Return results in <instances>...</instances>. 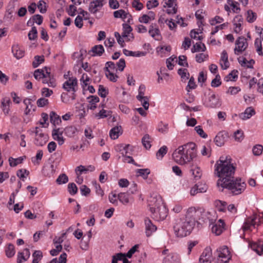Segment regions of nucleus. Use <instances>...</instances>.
<instances>
[{"label":"nucleus","mask_w":263,"mask_h":263,"mask_svg":"<svg viewBox=\"0 0 263 263\" xmlns=\"http://www.w3.org/2000/svg\"><path fill=\"white\" fill-rule=\"evenodd\" d=\"M200 214L201 212L196 210L195 208H189L185 218H178L175 220L173 229L177 237H183L189 235Z\"/></svg>","instance_id":"nucleus-1"},{"label":"nucleus","mask_w":263,"mask_h":263,"mask_svg":"<svg viewBox=\"0 0 263 263\" xmlns=\"http://www.w3.org/2000/svg\"><path fill=\"white\" fill-rule=\"evenodd\" d=\"M215 167V173L219 178L217 181L218 186L234 178L236 167L230 156H221L216 162Z\"/></svg>","instance_id":"nucleus-2"},{"label":"nucleus","mask_w":263,"mask_h":263,"mask_svg":"<svg viewBox=\"0 0 263 263\" xmlns=\"http://www.w3.org/2000/svg\"><path fill=\"white\" fill-rule=\"evenodd\" d=\"M196 156V145L193 142H190L179 146L172 155L174 160L180 165H184L190 162Z\"/></svg>","instance_id":"nucleus-3"},{"label":"nucleus","mask_w":263,"mask_h":263,"mask_svg":"<svg viewBox=\"0 0 263 263\" xmlns=\"http://www.w3.org/2000/svg\"><path fill=\"white\" fill-rule=\"evenodd\" d=\"M222 188L230 190L234 195H237L242 193L246 189V184L240 178H232L227 182L223 183L220 185Z\"/></svg>","instance_id":"nucleus-4"},{"label":"nucleus","mask_w":263,"mask_h":263,"mask_svg":"<svg viewBox=\"0 0 263 263\" xmlns=\"http://www.w3.org/2000/svg\"><path fill=\"white\" fill-rule=\"evenodd\" d=\"M203 219L202 221L205 223L209 222V224H212V232L215 234L216 235H220L223 232L224 229V221L222 219H219L217 222L215 220L211 218V214L209 212H204L201 214Z\"/></svg>","instance_id":"nucleus-5"},{"label":"nucleus","mask_w":263,"mask_h":263,"mask_svg":"<svg viewBox=\"0 0 263 263\" xmlns=\"http://www.w3.org/2000/svg\"><path fill=\"white\" fill-rule=\"evenodd\" d=\"M153 218L156 220H164L167 215V210L161 200L157 201L154 206L150 208Z\"/></svg>","instance_id":"nucleus-6"},{"label":"nucleus","mask_w":263,"mask_h":263,"mask_svg":"<svg viewBox=\"0 0 263 263\" xmlns=\"http://www.w3.org/2000/svg\"><path fill=\"white\" fill-rule=\"evenodd\" d=\"M217 263H228L231 258L230 252L227 246H223L217 250Z\"/></svg>","instance_id":"nucleus-7"},{"label":"nucleus","mask_w":263,"mask_h":263,"mask_svg":"<svg viewBox=\"0 0 263 263\" xmlns=\"http://www.w3.org/2000/svg\"><path fill=\"white\" fill-rule=\"evenodd\" d=\"M33 133L35 134L34 144L36 146H43L48 141V135L44 134L43 130L39 127H36L35 130L31 132V133Z\"/></svg>","instance_id":"nucleus-8"},{"label":"nucleus","mask_w":263,"mask_h":263,"mask_svg":"<svg viewBox=\"0 0 263 263\" xmlns=\"http://www.w3.org/2000/svg\"><path fill=\"white\" fill-rule=\"evenodd\" d=\"M236 46L234 48V53L239 55L244 51L248 47V44L247 39L243 36L238 37L235 42Z\"/></svg>","instance_id":"nucleus-9"},{"label":"nucleus","mask_w":263,"mask_h":263,"mask_svg":"<svg viewBox=\"0 0 263 263\" xmlns=\"http://www.w3.org/2000/svg\"><path fill=\"white\" fill-rule=\"evenodd\" d=\"M78 85V81L75 77H70L65 82L63 85V88L67 91H72L76 92L75 87Z\"/></svg>","instance_id":"nucleus-10"},{"label":"nucleus","mask_w":263,"mask_h":263,"mask_svg":"<svg viewBox=\"0 0 263 263\" xmlns=\"http://www.w3.org/2000/svg\"><path fill=\"white\" fill-rule=\"evenodd\" d=\"M257 216L256 215H254L251 217L247 218L246 219L243 226L242 227L243 231H251V228L255 227V226L257 224Z\"/></svg>","instance_id":"nucleus-11"},{"label":"nucleus","mask_w":263,"mask_h":263,"mask_svg":"<svg viewBox=\"0 0 263 263\" xmlns=\"http://www.w3.org/2000/svg\"><path fill=\"white\" fill-rule=\"evenodd\" d=\"M229 135L226 131L219 132L214 139V142L218 146H222L227 140Z\"/></svg>","instance_id":"nucleus-12"},{"label":"nucleus","mask_w":263,"mask_h":263,"mask_svg":"<svg viewBox=\"0 0 263 263\" xmlns=\"http://www.w3.org/2000/svg\"><path fill=\"white\" fill-rule=\"evenodd\" d=\"M212 250L210 248H206L199 258L200 263H211Z\"/></svg>","instance_id":"nucleus-13"},{"label":"nucleus","mask_w":263,"mask_h":263,"mask_svg":"<svg viewBox=\"0 0 263 263\" xmlns=\"http://www.w3.org/2000/svg\"><path fill=\"white\" fill-rule=\"evenodd\" d=\"M43 84H47L49 87H55L57 85L56 80L51 74L50 70H46L45 77L42 79Z\"/></svg>","instance_id":"nucleus-14"},{"label":"nucleus","mask_w":263,"mask_h":263,"mask_svg":"<svg viewBox=\"0 0 263 263\" xmlns=\"http://www.w3.org/2000/svg\"><path fill=\"white\" fill-rule=\"evenodd\" d=\"M145 226V234L147 237H149L152 233L157 230V227L152 223V221L148 218L144 219Z\"/></svg>","instance_id":"nucleus-15"},{"label":"nucleus","mask_w":263,"mask_h":263,"mask_svg":"<svg viewBox=\"0 0 263 263\" xmlns=\"http://www.w3.org/2000/svg\"><path fill=\"white\" fill-rule=\"evenodd\" d=\"M148 33L150 35L156 40H160L161 36L160 30L156 24H152L149 28Z\"/></svg>","instance_id":"nucleus-16"},{"label":"nucleus","mask_w":263,"mask_h":263,"mask_svg":"<svg viewBox=\"0 0 263 263\" xmlns=\"http://www.w3.org/2000/svg\"><path fill=\"white\" fill-rule=\"evenodd\" d=\"M205 105L209 107L216 108L219 107L221 105V104L219 98H216L215 93H212L209 97Z\"/></svg>","instance_id":"nucleus-17"},{"label":"nucleus","mask_w":263,"mask_h":263,"mask_svg":"<svg viewBox=\"0 0 263 263\" xmlns=\"http://www.w3.org/2000/svg\"><path fill=\"white\" fill-rule=\"evenodd\" d=\"M11 104V101L9 97H5L2 99L1 107L5 115L9 114Z\"/></svg>","instance_id":"nucleus-18"},{"label":"nucleus","mask_w":263,"mask_h":263,"mask_svg":"<svg viewBox=\"0 0 263 263\" xmlns=\"http://www.w3.org/2000/svg\"><path fill=\"white\" fill-rule=\"evenodd\" d=\"M104 5L103 0H96L90 2L89 6V11L92 14H96L99 8H101Z\"/></svg>","instance_id":"nucleus-19"},{"label":"nucleus","mask_w":263,"mask_h":263,"mask_svg":"<svg viewBox=\"0 0 263 263\" xmlns=\"http://www.w3.org/2000/svg\"><path fill=\"white\" fill-rule=\"evenodd\" d=\"M220 65L222 69H227L230 66L228 53L226 50H223L221 53Z\"/></svg>","instance_id":"nucleus-20"},{"label":"nucleus","mask_w":263,"mask_h":263,"mask_svg":"<svg viewBox=\"0 0 263 263\" xmlns=\"http://www.w3.org/2000/svg\"><path fill=\"white\" fill-rule=\"evenodd\" d=\"M251 248L259 255H263V240L250 244Z\"/></svg>","instance_id":"nucleus-21"},{"label":"nucleus","mask_w":263,"mask_h":263,"mask_svg":"<svg viewBox=\"0 0 263 263\" xmlns=\"http://www.w3.org/2000/svg\"><path fill=\"white\" fill-rule=\"evenodd\" d=\"M163 263H180L178 255L176 253H170L163 260Z\"/></svg>","instance_id":"nucleus-22"},{"label":"nucleus","mask_w":263,"mask_h":263,"mask_svg":"<svg viewBox=\"0 0 263 263\" xmlns=\"http://www.w3.org/2000/svg\"><path fill=\"white\" fill-rule=\"evenodd\" d=\"M88 100L89 105L88 108L91 110H94L97 108L96 103H98L100 101V99L97 96H90L87 98Z\"/></svg>","instance_id":"nucleus-23"},{"label":"nucleus","mask_w":263,"mask_h":263,"mask_svg":"<svg viewBox=\"0 0 263 263\" xmlns=\"http://www.w3.org/2000/svg\"><path fill=\"white\" fill-rule=\"evenodd\" d=\"M255 114V110L252 107H249L245 110V112L240 114L239 117L242 120H247L250 118Z\"/></svg>","instance_id":"nucleus-24"},{"label":"nucleus","mask_w":263,"mask_h":263,"mask_svg":"<svg viewBox=\"0 0 263 263\" xmlns=\"http://www.w3.org/2000/svg\"><path fill=\"white\" fill-rule=\"evenodd\" d=\"M50 70V69L46 67H45L43 69H37L35 70L33 74L34 78L38 81L43 79V78L45 77L46 70Z\"/></svg>","instance_id":"nucleus-25"},{"label":"nucleus","mask_w":263,"mask_h":263,"mask_svg":"<svg viewBox=\"0 0 263 263\" xmlns=\"http://www.w3.org/2000/svg\"><path fill=\"white\" fill-rule=\"evenodd\" d=\"M12 52L14 56L17 59H20L24 56V51L21 49L18 45L12 46Z\"/></svg>","instance_id":"nucleus-26"},{"label":"nucleus","mask_w":263,"mask_h":263,"mask_svg":"<svg viewBox=\"0 0 263 263\" xmlns=\"http://www.w3.org/2000/svg\"><path fill=\"white\" fill-rule=\"evenodd\" d=\"M89 52H92V56H101L104 52V49L102 45H97L92 47L91 50Z\"/></svg>","instance_id":"nucleus-27"},{"label":"nucleus","mask_w":263,"mask_h":263,"mask_svg":"<svg viewBox=\"0 0 263 263\" xmlns=\"http://www.w3.org/2000/svg\"><path fill=\"white\" fill-rule=\"evenodd\" d=\"M118 198L120 201L124 204L129 203L131 200L128 193H121L118 194Z\"/></svg>","instance_id":"nucleus-28"},{"label":"nucleus","mask_w":263,"mask_h":263,"mask_svg":"<svg viewBox=\"0 0 263 263\" xmlns=\"http://www.w3.org/2000/svg\"><path fill=\"white\" fill-rule=\"evenodd\" d=\"M122 129L121 126H117L113 127L109 132L110 137L114 140L117 139L119 136L120 130Z\"/></svg>","instance_id":"nucleus-29"},{"label":"nucleus","mask_w":263,"mask_h":263,"mask_svg":"<svg viewBox=\"0 0 263 263\" xmlns=\"http://www.w3.org/2000/svg\"><path fill=\"white\" fill-rule=\"evenodd\" d=\"M50 119L51 123L54 125H58L61 122L60 117L54 111L50 113Z\"/></svg>","instance_id":"nucleus-30"},{"label":"nucleus","mask_w":263,"mask_h":263,"mask_svg":"<svg viewBox=\"0 0 263 263\" xmlns=\"http://www.w3.org/2000/svg\"><path fill=\"white\" fill-rule=\"evenodd\" d=\"M25 158V156L20 157L16 159L10 157L9 159V164L11 166H16L18 164L22 163Z\"/></svg>","instance_id":"nucleus-31"},{"label":"nucleus","mask_w":263,"mask_h":263,"mask_svg":"<svg viewBox=\"0 0 263 263\" xmlns=\"http://www.w3.org/2000/svg\"><path fill=\"white\" fill-rule=\"evenodd\" d=\"M104 69L105 71L107 72H116L117 71L116 64L111 61L107 62L106 63Z\"/></svg>","instance_id":"nucleus-32"},{"label":"nucleus","mask_w":263,"mask_h":263,"mask_svg":"<svg viewBox=\"0 0 263 263\" xmlns=\"http://www.w3.org/2000/svg\"><path fill=\"white\" fill-rule=\"evenodd\" d=\"M206 50V47L203 43L201 42L196 43L193 47L191 51L193 53L196 52H199L200 51H205Z\"/></svg>","instance_id":"nucleus-33"},{"label":"nucleus","mask_w":263,"mask_h":263,"mask_svg":"<svg viewBox=\"0 0 263 263\" xmlns=\"http://www.w3.org/2000/svg\"><path fill=\"white\" fill-rule=\"evenodd\" d=\"M34 61L32 62V66L33 68L38 67L44 61V55H36L34 57Z\"/></svg>","instance_id":"nucleus-34"},{"label":"nucleus","mask_w":263,"mask_h":263,"mask_svg":"<svg viewBox=\"0 0 263 263\" xmlns=\"http://www.w3.org/2000/svg\"><path fill=\"white\" fill-rule=\"evenodd\" d=\"M167 152L166 146H163L160 148L156 153V157L158 159H162Z\"/></svg>","instance_id":"nucleus-35"},{"label":"nucleus","mask_w":263,"mask_h":263,"mask_svg":"<svg viewBox=\"0 0 263 263\" xmlns=\"http://www.w3.org/2000/svg\"><path fill=\"white\" fill-rule=\"evenodd\" d=\"M111 115L110 111H107L104 109L101 110L99 113L95 115V117L98 119H102L106 118Z\"/></svg>","instance_id":"nucleus-36"},{"label":"nucleus","mask_w":263,"mask_h":263,"mask_svg":"<svg viewBox=\"0 0 263 263\" xmlns=\"http://www.w3.org/2000/svg\"><path fill=\"white\" fill-rule=\"evenodd\" d=\"M145 90V86L144 85H141L138 89V95L136 97L138 100L142 101V99L145 98L146 96H144Z\"/></svg>","instance_id":"nucleus-37"},{"label":"nucleus","mask_w":263,"mask_h":263,"mask_svg":"<svg viewBox=\"0 0 263 263\" xmlns=\"http://www.w3.org/2000/svg\"><path fill=\"white\" fill-rule=\"evenodd\" d=\"M29 174V172L26 169H20L18 170L16 172V175L22 180L26 178Z\"/></svg>","instance_id":"nucleus-38"},{"label":"nucleus","mask_w":263,"mask_h":263,"mask_svg":"<svg viewBox=\"0 0 263 263\" xmlns=\"http://www.w3.org/2000/svg\"><path fill=\"white\" fill-rule=\"evenodd\" d=\"M68 177L65 174H62L58 177L56 182L58 184H65L68 182Z\"/></svg>","instance_id":"nucleus-39"},{"label":"nucleus","mask_w":263,"mask_h":263,"mask_svg":"<svg viewBox=\"0 0 263 263\" xmlns=\"http://www.w3.org/2000/svg\"><path fill=\"white\" fill-rule=\"evenodd\" d=\"M255 47L256 49V51L259 55H263L262 50L261 41L260 39H256L254 43Z\"/></svg>","instance_id":"nucleus-40"},{"label":"nucleus","mask_w":263,"mask_h":263,"mask_svg":"<svg viewBox=\"0 0 263 263\" xmlns=\"http://www.w3.org/2000/svg\"><path fill=\"white\" fill-rule=\"evenodd\" d=\"M6 254L8 257H12L15 254L14 246L12 244H9L6 249Z\"/></svg>","instance_id":"nucleus-41"},{"label":"nucleus","mask_w":263,"mask_h":263,"mask_svg":"<svg viewBox=\"0 0 263 263\" xmlns=\"http://www.w3.org/2000/svg\"><path fill=\"white\" fill-rule=\"evenodd\" d=\"M142 143L146 149H149L151 147L149 141V136L148 134L145 135L142 139Z\"/></svg>","instance_id":"nucleus-42"},{"label":"nucleus","mask_w":263,"mask_h":263,"mask_svg":"<svg viewBox=\"0 0 263 263\" xmlns=\"http://www.w3.org/2000/svg\"><path fill=\"white\" fill-rule=\"evenodd\" d=\"M262 151L263 147L260 144H256L252 148L253 154L255 156H260L262 154Z\"/></svg>","instance_id":"nucleus-43"},{"label":"nucleus","mask_w":263,"mask_h":263,"mask_svg":"<svg viewBox=\"0 0 263 263\" xmlns=\"http://www.w3.org/2000/svg\"><path fill=\"white\" fill-rule=\"evenodd\" d=\"M228 3L232 7V10L235 13H239L240 10L239 7V4L237 2H234L233 0H228Z\"/></svg>","instance_id":"nucleus-44"},{"label":"nucleus","mask_w":263,"mask_h":263,"mask_svg":"<svg viewBox=\"0 0 263 263\" xmlns=\"http://www.w3.org/2000/svg\"><path fill=\"white\" fill-rule=\"evenodd\" d=\"M137 173L138 176L142 177L144 179H146L150 174V170L148 168L138 169L137 171Z\"/></svg>","instance_id":"nucleus-45"},{"label":"nucleus","mask_w":263,"mask_h":263,"mask_svg":"<svg viewBox=\"0 0 263 263\" xmlns=\"http://www.w3.org/2000/svg\"><path fill=\"white\" fill-rule=\"evenodd\" d=\"M192 175L194 176L196 180L200 178L202 175V171L199 167H195L194 168L191 170Z\"/></svg>","instance_id":"nucleus-46"},{"label":"nucleus","mask_w":263,"mask_h":263,"mask_svg":"<svg viewBox=\"0 0 263 263\" xmlns=\"http://www.w3.org/2000/svg\"><path fill=\"white\" fill-rule=\"evenodd\" d=\"M114 16L116 18H126L127 17V13L123 9L115 11L114 12Z\"/></svg>","instance_id":"nucleus-47"},{"label":"nucleus","mask_w":263,"mask_h":263,"mask_svg":"<svg viewBox=\"0 0 263 263\" xmlns=\"http://www.w3.org/2000/svg\"><path fill=\"white\" fill-rule=\"evenodd\" d=\"M238 73L237 70H233L231 72H230L228 76H227L224 78V80L226 81H235L236 78H237L238 76L237 73Z\"/></svg>","instance_id":"nucleus-48"},{"label":"nucleus","mask_w":263,"mask_h":263,"mask_svg":"<svg viewBox=\"0 0 263 263\" xmlns=\"http://www.w3.org/2000/svg\"><path fill=\"white\" fill-rule=\"evenodd\" d=\"M30 40H34L37 37V31L35 27H33L28 34Z\"/></svg>","instance_id":"nucleus-49"},{"label":"nucleus","mask_w":263,"mask_h":263,"mask_svg":"<svg viewBox=\"0 0 263 263\" xmlns=\"http://www.w3.org/2000/svg\"><path fill=\"white\" fill-rule=\"evenodd\" d=\"M234 138L237 142L241 141L243 139V133L241 130H237L234 134Z\"/></svg>","instance_id":"nucleus-50"},{"label":"nucleus","mask_w":263,"mask_h":263,"mask_svg":"<svg viewBox=\"0 0 263 263\" xmlns=\"http://www.w3.org/2000/svg\"><path fill=\"white\" fill-rule=\"evenodd\" d=\"M256 18V14L252 10H249L247 11V20L250 23L253 22Z\"/></svg>","instance_id":"nucleus-51"},{"label":"nucleus","mask_w":263,"mask_h":263,"mask_svg":"<svg viewBox=\"0 0 263 263\" xmlns=\"http://www.w3.org/2000/svg\"><path fill=\"white\" fill-rule=\"evenodd\" d=\"M197 85L195 84L194 78L192 77L190 78L188 84L186 87V90L187 92H190L191 89H195Z\"/></svg>","instance_id":"nucleus-52"},{"label":"nucleus","mask_w":263,"mask_h":263,"mask_svg":"<svg viewBox=\"0 0 263 263\" xmlns=\"http://www.w3.org/2000/svg\"><path fill=\"white\" fill-rule=\"evenodd\" d=\"M216 206L217 208V210L220 212H224L226 211V202H222L220 200H217L215 202Z\"/></svg>","instance_id":"nucleus-53"},{"label":"nucleus","mask_w":263,"mask_h":263,"mask_svg":"<svg viewBox=\"0 0 263 263\" xmlns=\"http://www.w3.org/2000/svg\"><path fill=\"white\" fill-rule=\"evenodd\" d=\"M68 190L69 193L72 195H75L78 192L77 185L74 183H70L68 185Z\"/></svg>","instance_id":"nucleus-54"},{"label":"nucleus","mask_w":263,"mask_h":263,"mask_svg":"<svg viewBox=\"0 0 263 263\" xmlns=\"http://www.w3.org/2000/svg\"><path fill=\"white\" fill-rule=\"evenodd\" d=\"M195 58L197 62L201 63L208 58V55L201 53L197 54Z\"/></svg>","instance_id":"nucleus-55"},{"label":"nucleus","mask_w":263,"mask_h":263,"mask_svg":"<svg viewBox=\"0 0 263 263\" xmlns=\"http://www.w3.org/2000/svg\"><path fill=\"white\" fill-rule=\"evenodd\" d=\"M178 73L181 76V78L182 79L187 80L189 79L190 74L189 73H187L186 69H182L180 68L178 70Z\"/></svg>","instance_id":"nucleus-56"},{"label":"nucleus","mask_w":263,"mask_h":263,"mask_svg":"<svg viewBox=\"0 0 263 263\" xmlns=\"http://www.w3.org/2000/svg\"><path fill=\"white\" fill-rule=\"evenodd\" d=\"M125 257V254L122 253H119L112 256L111 263H117L118 260H122V259Z\"/></svg>","instance_id":"nucleus-57"},{"label":"nucleus","mask_w":263,"mask_h":263,"mask_svg":"<svg viewBox=\"0 0 263 263\" xmlns=\"http://www.w3.org/2000/svg\"><path fill=\"white\" fill-rule=\"evenodd\" d=\"M221 84V82L220 81V77L219 74H217L212 82H211V86L213 87H217L219 86Z\"/></svg>","instance_id":"nucleus-58"},{"label":"nucleus","mask_w":263,"mask_h":263,"mask_svg":"<svg viewBox=\"0 0 263 263\" xmlns=\"http://www.w3.org/2000/svg\"><path fill=\"white\" fill-rule=\"evenodd\" d=\"M105 75L106 77L112 82H115L117 80L118 76L116 74V72L105 71Z\"/></svg>","instance_id":"nucleus-59"},{"label":"nucleus","mask_w":263,"mask_h":263,"mask_svg":"<svg viewBox=\"0 0 263 263\" xmlns=\"http://www.w3.org/2000/svg\"><path fill=\"white\" fill-rule=\"evenodd\" d=\"M108 94V90L103 85H99L98 95L102 98H105Z\"/></svg>","instance_id":"nucleus-60"},{"label":"nucleus","mask_w":263,"mask_h":263,"mask_svg":"<svg viewBox=\"0 0 263 263\" xmlns=\"http://www.w3.org/2000/svg\"><path fill=\"white\" fill-rule=\"evenodd\" d=\"M48 100L45 99V98H41L36 102V104L37 106L40 107H44L45 106L48 105Z\"/></svg>","instance_id":"nucleus-61"},{"label":"nucleus","mask_w":263,"mask_h":263,"mask_svg":"<svg viewBox=\"0 0 263 263\" xmlns=\"http://www.w3.org/2000/svg\"><path fill=\"white\" fill-rule=\"evenodd\" d=\"M178 64L182 66L188 67L189 65L186 61V57L185 55H180L179 57Z\"/></svg>","instance_id":"nucleus-62"},{"label":"nucleus","mask_w":263,"mask_h":263,"mask_svg":"<svg viewBox=\"0 0 263 263\" xmlns=\"http://www.w3.org/2000/svg\"><path fill=\"white\" fill-rule=\"evenodd\" d=\"M195 130L201 137L206 138L208 137V135L204 133L201 126H196Z\"/></svg>","instance_id":"nucleus-63"},{"label":"nucleus","mask_w":263,"mask_h":263,"mask_svg":"<svg viewBox=\"0 0 263 263\" xmlns=\"http://www.w3.org/2000/svg\"><path fill=\"white\" fill-rule=\"evenodd\" d=\"M75 172L77 175H81L82 173L86 174L87 170L84 166L80 165L76 168Z\"/></svg>","instance_id":"nucleus-64"}]
</instances>
